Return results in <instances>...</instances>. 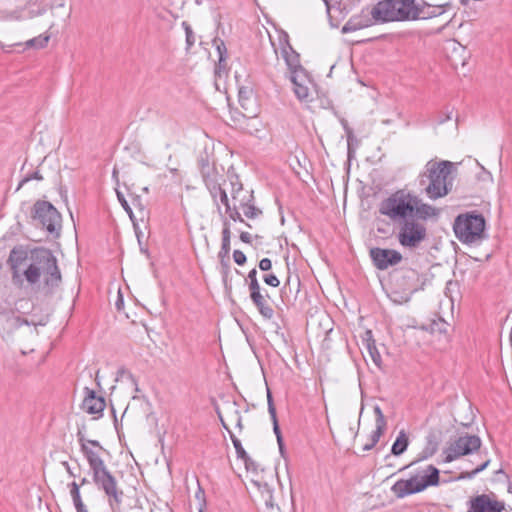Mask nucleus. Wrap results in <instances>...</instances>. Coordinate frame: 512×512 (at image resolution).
<instances>
[{"mask_svg":"<svg viewBox=\"0 0 512 512\" xmlns=\"http://www.w3.org/2000/svg\"><path fill=\"white\" fill-rule=\"evenodd\" d=\"M123 306V298L120 292L118 293V300L116 301V307L118 310H121Z\"/></svg>","mask_w":512,"mask_h":512,"instance_id":"nucleus-59","label":"nucleus"},{"mask_svg":"<svg viewBox=\"0 0 512 512\" xmlns=\"http://www.w3.org/2000/svg\"><path fill=\"white\" fill-rule=\"evenodd\" d=\"M485 224V219L481 214L471 212L458 215L453 229L460 242L474 244L484 238Z\"/></svg>","mask_w":512,"mask_h":512,"instance_id":"nucleus-6","label":"nucleus"},{"mask_svg":"<svg viewBox=\"0 0 512 512\" xmlns=\"http://www.w3.org/2000/svg\"><path fill=\"white\" fill-rule=\"evenodd\" d=\"M133 205H134V206H136V207H138V208H139L140 213H141L142 215H144V208H143V206L141 205V203H140V199H139V198H135V199H133Z\"/></svg>","mask_w":512,"mask_h":512,"instance_id":"nucleus-58","label":"nucleus"},{"mask_svg":"<svg viewBox=\"0 0 512 512\" xmlns=\"http://www.w3.org/2000/svg\"><path fill=\"white\" fill-rule=\"evenodd\" d=\"M453 169L450 161L430 160L426 163L423 173L420 175V184H428L425 187L427 196L436 200L446 196L452 188V180L449 179Z\"/></svg>","mask_w":512,"mask_h":512,"instance_id":"nucleus-2","label":"nucleus"},{"mask_svg":"<svg viewBox=\"0 0 512 512\" xmlns=\"http://www.w3.org/2000/svg\"><path fill=\"white\" fill-rule=\"evenodd\" d=\"M220 202L225 206V210H230V203L226 191L219 195Z\"/></svg>","mask_w":512,"mask_h":512,"instance_id":"nucleus-51","label":"nucleus"},{"mask_svg":"<svg viewBox=\"0 0 512 512\" xmlns=\"http://www.w3.org/2000/svg\"><path fill=\"white\" fill-rule=\"evenodd\" d=\"M293 84V91L300 101H308L310 96L311 80L304 69L295 70L290 75Z\"/></svg>","mask_w":512,"mask_h":512,"instance_id":"nucleus-14","label":"nucleus"},{"mask_svg":"<svg viewBox=\"0 0 512 512\" xmlns=\"http://www.w3.org/2000/svg\"><path fill=\"white\" fill-rule=\"evenodd\" d=\"M439 482V470L428 465L408 479H400L391 487V491L398 498H404L408 495L423 491L429 486L437 485Z\"/></svg>","mask_w":512,"mask_h":512,"instance_id":"nucleus-5","label":"nucleus"},{"mask_svg":"<svg viewBox=\"0 0 512 512\" xmlns=\"http://www.w3.org/2000/svg\"><path fill=\"white\" fill-rule=\"evenodd\" d=\"M196 499V508L198 512H204L205 509V500H204V492L199 489L195 494Z\"/></svg>","mask_w":512,"mask_h":512,"instance_id":"nucleus-43","label":"nucleus"},{"mask_svg":"<svg viewBox=\"0 0 512 512\" xmlns=\"http://www.w3.org/2000/svg\"><path fill=\"white\" fill-rule=\"evenodd\" d=\"M68 487L76 512H89L87 507L83 503L80 494V485L77 482L73 481L68 485Z\"/></svg>","mask_w":512,"mask_h":512,"instance_id":"nucleus-26","label":"nucleus"},{"mask_svg":"<svg viewBox=\"0 0 512 512\" xmlns=\"http://www.w3.org/2000/svg\"><path fill=\"white\" fill-rule=\"evenodd\" d=\"M426 227L417 219L410 218L401 222L397 239L405 248H417L426 238Z\"/></svg>","mask_w":512,"mask_h":512,"instance_id":"nucleus-9","label":"nucleus"},{"mask_svg":"<svg viewBox=\"0 0 512 512\" xmlns=\"http://www.w3.org/2000/svg\"><path fill=\"white\" fill-rule=\"evenodd\" d=\"M451 117H452V113H451V112H449V113H447L445 116H440V117L438 118V120H437V123H438V124H443L444 122H446V121L450 120V119H451Z\"/></svg>","mask_w":512,"mask_h":512,"instance_id":"nucleus-56","label":"nucleus"},{"mask_svg":"<svg viewBox=\"0 0 512 512\" xmlns=\"http://www.w3.org/2000/svg\"><path fill=\"white\" fill-rule=\"evenodd\" d=\"M467 512H502L504 503L487 494L477 495L468 501Z\"/></svg>","mask_w":512,"mask_h":512,"instance_id":"nucleus-13","label":"nucleus"},{"mask_svg":"<svg viewBox=\"0 0 512 512\" xmlns=\"http://www.w3.org/2000/svg\"><path fill=\"white\" fill-rule=\"evenodd\" d=\"M285 61L290 69V73L292 74L297 69H303V67L299 64L298 55L292 51L289 53L285 48L282 50Z\"/></svg>","mask_w":512,"mask_h":512,"instance_id":"nucleus-32","label":"nucleus"},{"mask_svg":"<svg viewBox=\"0 0 512 512\" xmlns=\"http://www.w3.org/2000/svg\"><path fill=\"white\" fill-rule=\"evenodd\" d=\"M481 447V439L475 435H463L452 441L443 451V462L450 463L464 455L471 454Z\"/></svg>","mask_w":512,"mask_h":512,"instance_id":"nucleus-10","label":"nucleus"},{"mask_svg":"<svg viewBox=\"0 0 512 512\" xmlns=\"http://www.w3.org/2000/svg\"><path fill=\"white\" fill-rule=\"evenodd\" d=\"M408 444H409L408 436L405 433V431L401 430L399 432L395 442L392 445L391 453L394 456H400L401 454H403L406 451Z\"/></svg>","mask_w":512,"mask_h":512,"instance_id":"nucleus-27","label":"nucleus"},{"mask_svg":"<svg viewBox=\"0 0 512 512\" xmlns=\"http://www.w3.org/2000/svg\"><path fill=\"white\" fill-rule=\"evenodd\" d=\"M413 218L426 220L431 217H435L438 214V210L426 203H423L421 199L415 195V204H413Z\"/></svg>","mask_w":512,"mask_h":512,"instance_id":"nucleus-21","label":"nucleus"},{"mask_svg":"<svg viewBox=\"0 0 512 512\" xmlns=\"http://www.w3.org/2000/svg\"><path fill=\"white\" fill-rule=\"evenodd\" d=\"M230 228L229 223L227 221L224 222V228L222 231V245L221 251L219 252L220 257L226 256L230 251Z\"/></svg>","mask_w":512,"mask_h":512,"instance_id":"nucleus-31","label":"nucleus"},{"mask_svg":"<svg viewBox=\"0 0 512 512\" xmlns=\"http://www.w3.org/2000/svg\"><path fill=\"white\" fill-rule=\"evenodd\" d=\"M416 6L421 10V12H418L419 16L417 20H427L444 14L450 7V3L430 4L424 0H420L416 1Z\"/></svg>","mask_w":512,"mask_h":512,"instance_id":"nucleus-17","label":"nucleus"},{"mask_svg":"<svg viewBox=\"0 0 512 512\" xmlns=\"http://www.w3.org/2000/svg\"><path fill=\"white\" fill-rule=\"evenodd\" d=\"M50 37L49 35H39L26 42L27 47L43 48L48 44Z\"/></svg>","mask_w":512,"mask_h":512,"instance_id":"nucleus-34","label":"nucleus"},{"mask_svg":"<svg viewBox=\"0 0 512 512\" xmlns=\"http://www.w3.org/2000/svg\"><path fill=\"white\" fill-rule=\"evenodd\" d=\"M370 257L375 267L379 270H386L391 266L399 264L402 260L400 252L378 247L370 249Z\"/></svg>","mask_w":512,"mask_h":512,"instance_id":"nucleus-12","label":"nucleus"},{"mask_svg":"<svg viewBox=\"0 0 512 512\" xmlns=\"http://www.w3.org/2000/svg\"><path fill=\"white\" fill-rule=\"evenodd\" d=\"M250 297L254 305L257 307L259 313L265 319H271L274 315V311L270 305L267 304L264 295L260 291L250 293Z\"/></svg>","mask_w":512,"mask_h":512,"instance_id":"nucleus-22","label":"nucleus"},{"mask_svg":"<svg viewBox=\"0 0 512 512\" xmlns=\"http://www.w3.org/2000/svg\"><path fill=\"white\" fill-rule=\"evenodd\" d=\"M490 464V459H486L482 464H480L476 469L472 470L471 472L463 473L461 478H468L472 479L475 477L478 473L485 470L488 465Z\"/></svg>","mask_w":512,"mask_h":512,"instance_id":"nucleus-39","label":"nucleus"},{"mask_svg":"<svg viewBox=\"0 0 512 512\" xmlns=\"http://www.w3.org/2000/svg\"><path fill=\"white\" fill-rule=\"evenodd\" d=\"M239 209V205L237 206L236 204H234L233 206L230 207V210H226V213L228 214L231 220L244 222L241 213L239 212Z\"/></svg>","mask_w":512,"mask_h":512,"instance_id":"nucleus-41","label":"nucleus"},{"mask_svg":"<svg viewBox=\"0 0 512 512\" xmlns=\"http://www.w3.org/2000/svg\"><path fill=\"white\" fill-rule=\"evenodd\" d=\"M240 239L241 241H243L244 243H251V239H252V236L250 233L248 232H242L240 234Z\"/></svg>","mask_w":512,"mask_h":512,"instance_id":"nucleus-55","label":"nucleus"},{"mask_svg":"<svg viewBox=\"0 0 512 512\" xmlns=\"http://www.w3.org/2000/svg\"><path fill=\"white\" fill-rule=\"evenodd\" d=\"M436 450H437L436 444H429L421 452L420 459L423 460V459L430 458L431 456H433L435 454Z\"/></svg>","mask_w":512,"mask_h":512,"instance_id":"nucleus-44","label":"nucleus"},{"mask_svg":"<svg viewBox=\"0 0 512 512\" xmlns=\"http://www.w3.org/2000/svg\"><path fill=\"white\" fill-rule=\"evenodd\" d=\"M346 131H347V144H348V151H349V154L351 153V145L354 141V135H353V132L351 129L349 128H345Z\"/></svg>","mask_w":512,"mask_h":512,"instance_id":"nucleus-52","label":"nucleus"},{"mask_svg":"<svg viewBox=\"0 0 512 512\" xmlns=\"http://www.w3.org/2000/svg\"><path fill=\"white\" fill-rule=\"evenodd\" d=\"M206 188L208 189L210 196L212 197L213 202L217 207V210L220 211L221 208H220V205H219L217 199H218L219 195H221V193H223L225 191L222 188V182H219L217 184H212L211 186H206Z\"/></svg>","mask_w":512,"mask_h":512,"instance_id":"nucleus-33","label":"nucleus"},{"mask_svg":"<svg viewBox=\"0 0 512 512\" xmlns=\"http://www.w3.org/2000/svg\"><path fill=\"white\" fill-rule=\"evenodd\" d=\"M96 487L102 491L112 512H122L124 491L119 487L117 479L109 469L92 476Z\"/></svg>","mask_w":512,"mask_h":512,"instance_id":"nucleus-7","label":"nucleus"},{"mask_svg":"<svg viewBox=\"0 0 512 512\" xmlns=\"http://www.w3.org/2000/svg\"><path fill=\"white\" fill-rule=\"evenodd\" d=\"M85 394L82 404L83 409L89 414L101 416L106 406L104 398L97 396L96 393L89 388H85Z\"/></svg>","mask_w":512,"mask_h":512,"instance_id":"nucleus-18","label":"nucleus"},{"mask_svg":"<svg viewBox=\"0 0 512 512\" xmlns=\"http://www.w3.org/2000/svg\"><path fill=\"white\" fill-rule=\"evenodd\" d=\"M252 484L257 488L261 495V498L268 508H273V489L267 482H261L260 480H252Z\"/></svg>","mask_w":512,"mask_h":512,"instance_id":"nucleus-23","label":"nucleus"},{"mask_svg":"<svg viewBox=\"0 0 512 512\" xmlns=\"http://www.w3.org/2000/svg\"><path fill=\"white\" fill-rule=\"evenodd\" d=\"M375 22L372 16V8H365L362 11L352 16L342 27V33L354 32L366 27L371 26Z\"/></svg>","mask_w":512,"mask_h":512,"instance_id":"nucleus-15","label":"nucleus"},{"mask_svg":"<svg viewBox=\"0 0 512 512\" xmlns=\"http://www.w3.org/2000/svg\"><path fill=\"white\" fill-rule=\"evenodd\" d=\"M233 418L235 419L236 427H238L240 430H242V428H243L242 417L238 410L234 411Z\"/></svg>","mask_w":512,"mask_h":512,"instance_id":"nucleus-53","label":"nucleus"},{"mask_svg":"<svg viewBox=\"0 0 512 512\" xmlns=\"http://www.w3.org/2000/svg\"><path fill=\"white\" fill-rule=\"evenodd\" d=\"M6 322H7V325L11 328H18V327L22 326L23 324H28L27 320L21 319L19 316H14V315L11 317H8Z\"/></svg>","mask_w":512,"mask_h":512,"instance_id":"nucleus-42","label":"nucleus"},{"mask_svg":"<svg viewBox=\"0 0 512 512\" xmlns=\"http://www.w3.org/2000/svg\"><path fill=\"white\" fill-rule=\"evenodd\" d=\"M77 437L80 450L89 464L92 476L107 470L108 467L101 456V453L105 451L102 445L97 440L86 439L81 431L77 433Z\"/></svg>","mask_w":512,"mask_h":512,"instance_id":"nucleus-8","label":"nucleus"},{"mask_svg":"<svg viewBox=\"0 0 512 512\" xmlns=\"http://www.w3.org/2000/svg\"><path fill=\"white\" fill-rule=\"evenodd\" d=\"M374 413H375V430L372 431L370 435V441L366 443L363 447L364 451L371 450L379 441L380 437L383 435L386 429V419L384 417V414L382 413V410L379 406L374 407Z\"/></svg>","mask_w":512,"mask_h":512,"instance_id":"nucleus-19","label":"nucleus"},{"mask_svg":"<svg viewBox=\"0 0 512 512\" xmlns=\"http://www.w3.org/2000/svg\"><path fill=\"white\" fill-rule=\"evenodd\" d=\"M199 164L201 175L206 186H211L212 184L225 181L223 168L219 169L215 164H210L203 158L200 159Z\"/></svg>","mask_w":512,"mask_h":512,"instance_id":"nucleus-16","label":"nucleus"},{"mask_svg":"<svg viewBox=\"0 0 512 512\" xmlns=\"http://www.w3.org/2000/svg\"><path fill=\"white\" fill-rule=\"evenodd\" d=\"M231 185L232 200L240 203V199L243 197V195H245L246 192L243 190V186L240 182H231Z\"/></svg>","mask_w":512,"mask_h":512,"instance_id":"nucleus-35","label":"nucleus"},{"mask_svg":"<svg viewBox=\"0 0 512 512\" xmlns=\"http://www.w3.org/2000/svg\"><path fill=\"white\" fill-rule=\"evenodd\" d=\"M233 258H234L235 263H237L238 265H243L246 262V256L240 250H235L233 252Z\"/></svg>","mask_w":512,"mask_h":512,"instance_id":"nucleus-48","label":"nucleus"},{"mask_svg":"<svg viewBox=\"0 0 512 512\" xmlns=\"http://www.w3.org/2000/svg\"><path fill=\"white\" fill-rule=\"evenodd\" d=\"M263 281L272 287H278L280 284L279 279L274 274H267L263 277Z\"/></svg>","mask_w":512,"mask_h":512,"instance_id":"nucleus-45","label":"nucleus"},{"mask_svg":"<svg viewBox=\"0 0 512 512\" xmlns=\"http://www.w3.org/2000/svg\"><path fill=\"white\" fill-rule=\"evenodd\" d=\"M251 94V90H246L244 88H240L239 90V102L241 104V107L246 111H249V95Z\"/></svg>","mask_w":512,"mask_h":512,"instance_id":"nucleus-38","label":"nucleus"},{"mask_svg":"<svg viewBox=\"0 0 512 512\" xmlns=\"http://www.w3.org/2000/svg\"><path fill=\"white\" fill-rule=\"evenodd\" d=\"M452 44L454 45V51L465 53V48L461 46L459 43L453 42Z\"/></svg>","mask_w":512,"mask_h":512,"instance_id":"nucleus-60","label":"nucleus"},{"mask_svg":"<svg viewBox=\"0 0 512 512\" xmlns=\"http://www.w3.org/2000/svg\"><path fill=\"white\" fill-rule=\"evenodd\" d=\"M423 284H424V283H423V282H421L420 284H414V285H412V286L410 287V291H411V293H414V292H416L417 290H419L420 288H422Z\"/></svg>","mask_w":512,"mask_h":512,"instance_id":"nucleus-61","label":"nucleus"},{"mask_svg":"<svg viewBox=\"0 0 512 512\" xmlns=\"http://www.w3.org/2000/svg\"><path fill=\"white\" fill-rule=\"evenodd\" d=\"M62 465L64 466V468L66 469L67 473L69 474V476L71 477H76V475L74 474V472L72 471L70 465L68 462L64 461L62 462Z\"/></svg>","mask_w":512,"mask_h":512,"instance_id":"nucleus-57","label":"nucleus"},{"mask_svg":"<svg viewBox=\"0 0 512 512\" xmlns=\"http://www.w3.org/2000/svg\"><path fill=\"white\" fill-rule=\"evenodd\" d=\"M33 218L38 220L50 233L60 228L61 215L56 208L47 201H37L34 204Z\"/></svg>","mask_w":512,"mask_h":512,"instance_id":"nucleus-11","label":"nucleus"},{"mask_svg":"<svg viewBox=\"0 0 512 512\" xmlns=\"http://www.w3.org/2000/svg\"><path fill=\"white\" fill-rule=\"evenodd\" d=\"M213 45L216 47L218 53V65L216 68V73L220 75L221 71L225 69L227 49L224 42L218 38L213 40Z\"/></svg>","mask_w":512,"mask_h":512,"instance_id":"nucleus-28","label":"nucleus"},{"mask_svg":"<svg viewBox=\"0 0 512 512\" xmlns=\"http://www.w3.org/2000/svg\"><path fill=\"white\" fill-rule=\"evenodd\" d=\"M252 192L246 191L245 195L240 199L239 208L248 219H255L262 214L261 209L256 207L253 203Z\"/></svg>","mask_w":512,"mask_h":512,"instance_id":"nucleus-20","label":"nucleus"},{"mask_svg":"<svg viewBox=\"0 0 512 512\" xmlns=\"http://www.w3.org/2000/svg\"><path fill=\"white\" fill-rule=\"evenodd\" d=\"M205 1H206V0H195V3H196L197 5H202V4H204V2H205Z\"/></svg>","mask_w":512,"mask_h":512,"instance_id":"nucleus-64","label":"nucleus"},{"mask_svg":"<svg viewBox=\"0 0 512 512\" xmlns=\"http://www.w3.org/2000/svg\"><path fill=\"white\" fill-rule=\"evenodd\" d=\"M267 404H268V412L270 414L271 418H275L276 415V408L273 403L272 395L270 390H267Z\"/></svg>","mask_w":512,"mask_h":512,"instance_id":"nucleus-46","label":"nucleus"},{"mask_svg":"<svg viewBox=\"0 0 512 512\" xmlns=\"http://www.w3.org/2000/svg\"><path fill=\"white\" fill-rule=\"evenodd\" d=\"M116 193H117V198H118L119 202L121 203L123 209L128 213L131 221L135 225L136 218H135V215L133 213V210H132L131 206L128 204V202L125 199L124 195L120 191L117 190Z\"/></svg>","mask_w":512,"mask_h":512,"instance_id":"nucleus-36","label":"nucleus"},{"mask_svg":"<svg viewBox=\"0 0 512 512\" xmlns=\"http://www.w3.org/2000/svg\"><path fill=\"white\" fill-rule=\"evenodd\" d=\"M272 267V262L269 258H263L260 260L259 262V268L262 270V271H268L270 270Z\"/></svg>","mask_w":512,"mask_h":512,"instance_id":"nucleus-49","label":"nucleus"},{"mask_svg":"<svg viewBox=\"0 0 512 512\" xmlns=\"http://www.w3.org/2000/svg\"><path fill=\"white\" fill-rule=\"evenodd\" d=\"M182 26L185 30L187 46L191 47L195 43V36H194L193 30L187 22H183Z\"/></svg>","mask_w":512,"mask_h":512,"instance_id":"nucleus-40","label":"nucleus"},{"mask_svg":"<svg viewBox=\"0 0 512 512\" xmlns=\"http://www.w3.org/2000/svg\"><path fill=\"white\" fill-rule=\"evenodd\" d=\"M23 274L31 285L37 284L43 279L44 287L48 291L58 287L61 282L57 260L47 249L36 250L32 253L31 263Z\"/></svg>","mask_w":512,"mask_h":512,"instance_id":"nucleus-1","label":"nucleus"},{"mask_svg":"<svg viewBox=\"0 0 512 512\" xmlns=\"http://www.w3.org/2000/svg\"><path fill=\"white\" fill-rule=\"evenodd\" d=\"M68 487L76 512H89L87 507L83 503L80 494V485L77 482L73 481L68 485Z\"/></svg>","mask_w":512,"mask_h":512,"instance_id":"nucleus-25","label":"nucleus"},{"mask_svg":"<svg viewBox=\"0 0 512 512\" xmlns=\"http://www.w3.org/2000/svg\"><path fill=\"white\" fill-rule=\"evenodd\" d=\"M88 483H89L88 479H87L86 477H83V478L80 480V483H78V484H79V485H80V487H81V486L86 485V484H88Z\"/></svg>","mask_w":512,"mask_h":512,"instance_id":"nucleus-62","label":"nucleus"},{"mask_svg":"<svg viewBox=\"0 0 512 512\" xmlns=\"http://www.w3.org/2000/svg\"><path fill=\"white\" fill-rule=\"evenodd\" d=\"M26 259L24 252L13 249L10 253L8 263L13 271V277L15 278L19 271L22 262Z\"/></svg>","mask_w":512,"mask_h":512,"instance_id":"nucleus-29","label":"nucleus"},{"mask_svg":"<svg viewBox=\"0 0 512 512\" xmlns=\"http://www.w3.org/2000/svg\"><path fill=\"white\" fill-rule=\"evenodd\" d=\"M32 179H35V180H42L43 177L42 175L40 174L39 171H35L33 172L31 175L29 176H26L20 183H19V186L17 189H20L26 182L32 180Z\"/></svg>","mask_w":512,"mask_h":512,"instance_id":"nucleus-47","label":"nucleus"},{"mask_svg":"<svg viewBox=\"0 0 512 512\" xmlns=\"http://www.w3.org/2000/svg\"><path fill=\"white\" fill-rule=\"evenodd\" d=\"M405 278H407L408 280H416L417 282L420 281V275L417 271L415 270H409L406 272V275H405Z\"/></svg>","mask_w":512,"mask_h":512,"instance_id":"nucleus-50","label":"nucleus"},{"mask_svg":"<svg viewBox=\"0 0 512 512\" xmlns=\"http://www.w3.org/2000/svg\"><path fill=\"white\" fill-rule=\"evenodd\" d=\"M277 438V443L279 446H282L283 445V438L282 436H279V437H276Z\"/></svg>","mask_w":512,"mask_h":512,"instance_id":"nucleus-63","label":"nucleus"},{"mask_svg":"<svg viewBox=\"0 0 512 512\" xmlns=\"http://www.w3.org/2000/svg\"><path fill=\"white\" fill-rule=\"evenodd\" d=\"M415 194L405 189L398 190L381 201L379 213L392 222H403L413 218Z\"/></svg>","mask_w":512,"mask_h":512,"instance_id":"nucleus-4","label":"nucleus"},{"mask_svg":"<svg viewBox=\"0 0 512 512\" xmlns=\"http://www.w3.org/2000/svg\"><path fill=\"white\" fill-rule=\"evenodd\" d=\"M248 280H249V290H250V293H253V292H256V291H260V285H259V282L257 280V270L256 269H252L248 273Z\"/></svg>","mask_w":512,"mask_h":512,"instance_id":"nucleus-37","label":"nucleus"},{"mask_svg":"<svg viewBox=\"0 0 512 512\" xmlns=\"http://www.w3.org/2000/svg\"><path fill=\"white\" fill-rule=\"evenodd\" d=\"M271 420L273 422V431H274L276 437L282 436L279 425H278L277 416L275 415V418H271Z\"/></svg>","mask_w":512,"mask_h":512,"instance_id":"nucleus-54","label":"nucleus"},{"mask_svg":"<svg viewBox=\"0 0 512 512\" xmlns=\"http://www.w3.org/2000/svg\"><path fill=\"white\" fill-rule=\"evenodd\" d=\"M230 438L232 440V443L234 445V448L236 450L238 458L242 459L245 463L246 469L248 471H255L256 465L254 461L248 456L246 451L244 450L241 441L232 433H230Z\"/></svg>","mask_w":512,"mask_h":512,"instance_id":"nucleus-24","label":"nucleus"},{"mask_svg":"<svg viewBox=\"0 0 512 512\" xmlns=\"http://www.w3.org/2000/svg\"><path fill=\"white\" fill-rule=\"evenodd\" d=\"M367 336H368V338L365 340L366 341L365 348L367 350V353L370 356L372 362L377 367H380L381 362H382V358H381V355H380L378 349L376 348L374 340L371 339V332L370 331L367 332Z\"/></svg>","mask_w":512,"mask_h":512,"instance_id":"nucleus-30","label":"nucleus"},{"mask_svg":"<svg viewBox=\"0 0 512 512\" xmlns=\"http://www.w3.org/2000/svg\"><path fill=\"white\" fill-rule=\"evenodd\" d=\"M421 10L416 0H382L372 7L375 22L416 21Z\"/></svg>","mask_w":512,"mask_h":512,"instance_id":"nucleus-3","label":"nucleus"}]
</instances>
